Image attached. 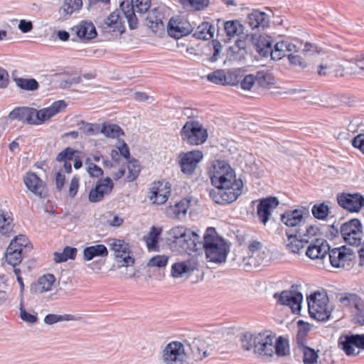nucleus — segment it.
<instances>
[{
    "mask_svg": "<svg viewBox=\"0 0 364 364\" xmlns=\"http://www.w3.org/2000/svg\"><path fill=\"white\" fill-rule=\"evenodd\" d=\"M203 240V246L210 262L220 264L226 261L230 245L216 233L213 228L206 230Z\"/></svg>",
    "mask_w": 364,
    "mask_h": 364,
    "instance_id": "7ed1b4c3",
    "label": "nucleus"
},
{
    "mask_svg": "<svg viewBox=\"0 0 364 364\" xmlns=\"http://www.w3.org/2000/svg\"><path fill=\"white\" fill-rule=\"evenodd\" d=\"M171 183L165 181H155L151 184L147 197L152 204L162 205L171 196Z\"/></svg>",
    "mask_w": 364,
    "mask_h": 364,
    "instance_id": "ddd939ff",
    "label": "nucleus"
},
{
    "mask_svg": "<svg viewBox=\"0 0 364 364\" xmlns=\"http://www.w3.org/2000/svg\"><path fill=\"white\" fill-rule=\"evenodd\" d=\"M206 77L208 81L222 85H235L240 81L235 70L225 72L223 70H217L207 75Z\"/></svg>",
    "mask_w": 364,
    "mask_h": 364,
    "instance_id": "6ab92c4d",
    "label": "nucleus"
},
{
    "mask_svg": "<svg viewBox=\"0 0 364 364\" xmlns=\"http://www.w3.org/2000/svg\"><path fill=\"white\" fill-rule=\"evenodd\" d=\"M192 350L200 359L208 356L205 345L204 342L200 339H196L193 342Z\"/></svg>",
    "mask_w": 364,
    "mask_h": 364,
    "instance_id": "5fc2aeb1",
    "label": "nucleus"
},
{
    "mask_svg": "<svg viewBox=\"0 0 364 364\" xmlns=\"http://www.w3.org/2000/svg\"><path fill=\"white\" fill-rule=\"evenodd\" d=\"M77 153L78 152L77 151L72 148H66L58 154L56 160L58 161H63L64 164L66 162H70L71 164V161L76 157L75 154Z\"/></svg>",
    "mask_w": 364,
    "mask_h": 364,
    "instance_id": "4d7b16f0",
    "label": "nucleus"
},
{
    "mask_svg": "<svg viewBox=\"0 0 364 364\" xmlns=\"http://www.w3.org/2000/svg\"><path fill=\"white\" fill-rule=\"evenodd\" d=\"M67 107L63 100H58L53 102L49 107L38 109V125L50 120L53 117L60 113Z\"/></svg>",
    "mask_w": 364,
    "mask_h": 364,
    "instance_id": "393cba45",
    "label": "nucleus"
},
{
    "mask_svg": "<svg viewBox=\"0 0 364 364\" xmlns=\"http://www.w3.org/2000/svg\"><path fill=\"white\" fill-rule=\"evenodd\" d=\"M77 249L75 247H65L61 252H55L53 259L56 263L64 262L68 259L75 258Z\"/></svg>",
    "mask_w": 364,
    "mask_h": 364,
    "instance_id": "a18cd8bd",
    "label": "nucleus"
},
{
    "mask_svg": "<svg viewBox=\"0 0 364 364\" xmlns=\"http://www.w3.org/2000/svg\"><path fill=\"white\" fill-rule=\"evenodd\" d=\"M215 33L214 27L208 22H203L196 29L193 36L198 39H211Z\"/></svg>",
    "mask_w": 364,
    "mask_h": 364,
    "instance_id": "e433bc0d",
    "label": "nucleus"
},
{
    "mask_svg": "<svg viewBox=\"0 0 364 364\" xmlns=\"http://www.w3.org/2000/svg\"><path fill=\"white\" fill-rule=\"evenodd\" d=\"M339 345L348 355H358L360 349H364V335L341 336L339 338Z\"/></svg>",
    "mask_w": 364,
    "mask_h": 364,
    "instance_id": "f3484780",
    "label": "nucleus"
},
{
    "mask_svg": "<svg viewBox=\"0 0 364 364\" xmlns=\"http://www.w3.org/2000/svg\"><path fill=\"white\" fill-rule=\"evenodd\" d=\"M257 83L262 87L267 88L274 84L275 80L272 75L267 70L258 71L255 75Z\"/></svg>",
    "mask_w": 364,
    "mask_h": 364,
    "instance_id": "49530a36",
    "label": "nucleus"
},
{
    "mask_svg": "<svg viewBox=\"0 0 364 364\" xmlns=\"http://www.w3.org/2000/svg\"><path fill=\"white\" fill-rule=\"evenodd\" d=\"M287 238L284 243L286 249L291 253L299 255L304 247L309 243V239L302 237L301 228H296L294 231H287Z\"/></svg>",
    "mask_w": 364,
    "mask_h": 364,
    "instance_id": "dca6fc26",
    "label": "nucleus"
},
{
    "mask_svg": "<svg viewBox=\"0 0 364 364\" xmlns=\"http://www.w3.org/2000/svg\"><path fill=\"white\" fill-rule=\"evenodd\" d=\"M167 31L171 37L178 39L190 34L193 28L188 21L179 18H172L168 23Z\"/></svg>",
    "mask_w": 364,
    "mask_h": 364,
    "instance_id": "412c9836",
    "label": "nucleus"
},
{
    "mask_svg": "<svg viewBox=\"0 0 364 364\" xmlns=\"http://www.w3.org/2000/svg\"><path fill=\"white\" fill-rule=\"evenodd\" d=\"M190 203L191 200L189 199L183 198L173 207V212L176 218L180 219L186 214L190 207Z\"/></svg>",
    "mask_w": 364,
    "mask_h": 364,
    "instance_id": "3c124183",
    "label": "nucleus"
},
{
    "mask_svg": "<svg viewBox=\"0 0 364 364\" xmlns=\"http://www.w3.org/2000/svg\"><path fill=\"white\" fill-rule=\"evenodd\" d=\"M329 252V245L323 239H316L310 243L306 250V255L311 259H323Z\"/></svg>",
    "mask_w": 364,
    "mask_h": 364,
    "instance_id": "5701e85b",
    "label": "nucleus"
},
{
    "mask_svg": "<svg viewBox=\"0 0 364 364\" xmlns=\"http://www.w3.org/2000/svg\"><path fill=\"white\" fill-rule=\"evenodd\" d=\"M147 25L154 33L163 31V14L156 9H151L146 18Z\"/></svg>",
    "mask_w": 364,
    "mask_h": 364,
    "instance_id": "473e14b6",
    "label": "nucleus"
},
{
    "mask_svg": "<svg viewBox=\"0 0 364 364\" xmlns=\"http://www.w3.org/2000/svg\"><path fill=\"white\" fill-rule=\"evenodd\" d=\"M352 145L364 154V133L357 135L353 139Z\"/></svg>",
    "mask_w": 364,
    "mask_h": 364,
    "instance_id": "774afa93",
    "label": "nucleus"
},
{
    "mask_svg": "<svg viewBox=\"0 0 364 364\" xmlns=\"http://www.w3.org/2000/svg\"><path fill=\"white\" fill-rule=\"evenodd\" d=\"M74 29L77 36L81 39L90 40L97 36L95 26L91 21H82Z\"/></svg>",
    "mask_w": 364,
    "mask_h": 364,
    "instance_id": "7c9ffc66",
    "label": "nucleus"
},
{
    "mask_svg": "<svg viewBox=\"0 0 364 364\" xmlns=\"http://www.w3.org/2000/svg\"><path fill=\"white\" fill-rule=\"evenodd\" d=\"M183 141L192 146L205 143L208 137V130L197 120H188L180 131Z\"/></svg>",
    "mask_w": 364,
    "mask_h": 364,
    "instance_id": "423d86ee",
    "label": "nucleus"
},
{
    "mask_svg": "<svg viewBox=\"0 0 364 364\" xmlns=\"http://www.w3.org/2000/svg\"><path fill=\"white\" fill-rule=\"evenodd\" d=\"M16 85L26 90H36L38 87V82L34 79H25L21 77L15 78Z\"/></svg>",
    "mask_w": 364,
    "mask_h": 364,
    "instance_id": "603ef678",
    "label": "nucleus"
},
{
    "mask_svg": "<svg viewBox=\"0 0 364 364\" xmlns=\"http://www.w3.org/2000/svg\"><path fill=\"white\" fill-rule=\"evenodd\" d=\"M337 202L350 213H358L364 207V196L359 193H341L337 195Z\"/></svg>",
    "mask_w": 364,
    "mask_h": 364,
    "instance_id": "2eb2a0df",
    "label": "nucleus"
},
{
    "mask_svg": "<svg viewBox=\"0 0 364 364\" xmlns=\"http://www.w3.org/2000/svg\"><path fill=\"white\" fill-rule=\"evenodd\" d=\"M298 345L300 352L303 354V363L316 364L318 359V351L304 346V343Z\"/></svg>",
    "mask_w": 364,
    "mask_h": 364,
    "instance_id": "58836bf2",
    "label": "nucleus"
},
{
    "mask_svg": "<svg viewBox=\"0 0 364 364\" xmlns=\"http://www.w3.org/2000/svg\"><path fill=\"white\" fill-rule=\"evenodd\" d=\"M108 250L104 245H95L85 247L83 250V259L90 261L97 257H107Z\"/></svg>",
    "mask_w": 364,
    "mask_h": 364,
    "instance_id": "72a5a7b5",
    "label": "nucleus"
},
{
    "mask_svg": "<svg viewBox=\"0 0 364 364\" xmlns=\"http://www.w3.org/2000/svg\"><path fill=\"white\" fill-rule=\"evenodd\" d=\"M328 254L330 263L335 268L348 267L355 258L353 250L346 246L329 249Z\"/></svg>",
    "mask_w": 364,
    "mask_h": 364,
    "instance_id": "f8f14e48",
    "label": "nucleus"
},
{
    "mask_svg": "<svg viewBox=\"0 0 364 364\" xmlns=\"http://www.w3.org/2000/svg\"><path fill=\"white\" fill-rule=\"evenodd\" d=\"M329 208L324 203L314 205L311 209L313 215L319 220H324L328 215Z\"/></svg>",
    "mask_w": 364,
    "mask_h": 364,
    "instance_id": "864d4df0",
    "label": "nucleus"
},
{
    "mask_svg": "<svg viewBox=\"0 0 364 364\" xmlns=\"http://www.w3.org/2000/svg\"><path fill=\"white\" fill-rule=\"evenodd\" d=\"M100 133L103 134L106 137L112 139H117L124 135V132L119 126L108 123H103L102 124Z\"/></svg>",
    "mask_w": 364,
    "mask_h": 364,
    "instance_id": "a19ab883",
    "label": "nucleus"
},
{
    "mask_svg": "<svg viewBox=\"0 0 364 364\" xmlns=\"http://www.w3.org/2000/svg\"><path fill=\"white\" fill-rule=\"evenodd\" d=\"M336 60L333 58H327L323 60L318 67L317 73L319 75H326L333 72H336Z\"/></svg>",
    "mask_w": 364,
    "mask_h": 364,
    "instance_id": "c03bdc74",
    "label": "nucleus"
},
{
    "mask_svg": "<svg viewBox=\"0 0 364 364\" xmlns=\"http://www.w3.org/2000/svg\"><path fill=\"white\" fill-rule=\"evenodd\" d=\"M288 60L291 65L299 69H304L307 66V62L298 55L291 53L288 55Z\"/></svg>",
    "mask_w": 364,
    "mask_h": 364,
    "instance_id": "e2e57ef3",
    "label": "nucleus"
},
{
    "mask_svg": "<svg viewBox=\"0 0 364 364\" xmlns=\"http://www.w3.org/2000/svg\"><path fill=\"white\" fill-rule=\"evenodd\" d=\"M208 174L211 183L216 188L210 196L216 203H230L240 196L243 183L236 178L234 169L226 161H214L208 169Z\"/></svg>",
    "mask_w": 364,
    "mask_h": 364,
    "instance_id": "f257e3e1",
    "label": "nucleus"
},
{
    "mask_svg": "<svg viewBox=\"0 0 364 364\" xmlns=\"http://www.w3.org/2000/svg\"><path fill=\"white\" fill-rule=\"evenodd\" d=\"M352 319L355 323L364 325V301L352 311Z\"/></svg>",
    "mask_w": 364,
    "mask_h": 364,
    "instance_id": "680f3d73",
    "label": "nucleus"
},
{
    "mask_svg": "<svg viewBox=\"0 0 364 364\" xmlns=\"http://www.w3.org/2000/svg\"><path fill=\"white\" fill-rule=\"evenodd\" d=\"M161 358L165 364H186L188 355L182 343L172 341L163 348Z\"/></svg>",
    "mask_w": 364,
    "mask_h": 364,
    "instance_id": "6e6552de",
    "label": "nucleus"
},
{
    "mask_svg": "<svg viewBox=\"0 0 364 364\" xmlns=\"http://www.w3.org/2000/svg\"><path fill=\"white\" fill-rule=\"evenodd\" d=\"M82 5V0H63L58 12L64 19H68L74 14L78 13Z\"/></svg>",
    "mask_w": 364,
    "mask_h": 364,
    "instance_id": "cd10ccee",
    "label": "nucleus"
},
{
    "mask_svg": "<svg viewBox=\"0 0 364 364\" xmlns=\"http://www.w3.org/2000/svg\"><path fill=\"white\" fill-rule=\"evenodd\" d=\"M72 171V165L70 162H66L63 166L59 169L55 174V185L57 188L60 191L65 182V173H70Z\"/></svg>",
    "mask_w": 364,
    "mask_h": 364,
    "instance_id": "de8ad7c7",
    "label": "nucleus"
},
{
    "mask_svg": "<svg viewBox=\"0 0 364 364\" xmlns=\"http://www.w3.org/2000/svg\"><path fill=\"white\" fill-rule=\"evenodd\" d=\"M274 46L277 47V50L279 49V48H282V50H284V51L287 54H288V53L296 51V46L294 44L289 42V41H282L277 42L274 45Z\"/></svg>",
    "mask_w": 364,
    "mask_h": 364,
    "instance_id": "69168bd1",
    "label": "nucleus"
},
{
    "mask_svg": "<svg viewBox=\"0 0 364 364\" xmlns=\"http://www.w3.org/2000/svg\"><path fill=\"white\" fill-rule=\"evenodd\" d=\"M311 329V326L308 323L301 320L298 321V332L296 336V341L298 344L304 343V337L307 332Z\"/></svg>",
    "mask_w": 364,
    "mask_h": 364,
    "instance_id": "052dcab7",
    "label": "nucleus"
},
{
    "mask_svg": "<svg viewBox=\"0 0 364 364\" xmlns=\"http://www.w3.org/2000/svg\"><path fill=\"white\" fill-rule=\"evenodd\" d=\"M161 231V228L153 226L147 235L144 237V240L149 252L158 250V243Z\"/></svg>",
    "mask_w": 364,
    "mask_h": 364,
    "instance_id": "c9c22d12",
    "label": "nucleus"
},
{
    "mask_svg": "<svg viewBox=\"0 0 364 364\" xmlns=\"http://www.w3.org/2000/svg\"><path fill=\"white\" fill-rule=\"evenodd\" d=\"M55 282L54 275L46 274L41 277L34 287L35 291L37 293H44L52 290Z\"/></svg>",
    "mask_w": 364,
    "mask_h": 364,
    "instance_id": "f704fd0d",
    "label": "nucleus"
},
{
    "mask_svg": "<svg viewBox=\"0 0 364 364\" xmlns=\"http://www.w3.org/2000/svg\"><path fill=\"white\" fill-rule=\"evenodd\" d=\"M109 245L119 267H129L134 264V259L130 255L129 245L124 240L112 239Z\"/></svg>",
    "mask_w": 364,
    "mask_h": 364,
    "instance_id": "9b49d317",
    "label": "nucleus"
},
{
    "mask_svg": "<svg viewBox=\"0 0 364 364\" xmlns=\"http://www.w3.org/2000/svg\"><path fill=\"white\" fill-rule=\"evenodd\" d=\"M279 200L275 197H269L260 200L257 205V213L263 224H266L269 220L273 210L278 206Z\"/></svg>",
    "mask_w": 364,
    "mask_h": 364,
    "instance_id": "b1692460",
    "label": "nucleus"
},
{
    "mask_svg": "<svg viewBox=\"0 0 364 364\" xmlns=\"http://www.w3.org/2000/svg\"><path fill=\"white\" fill-rule=\"evenodd\" d=\"M197 267L198 263L193 259L177 262L171 266V274L175 279L188 277Z\"/></svg>",
    "mask_w": 364,
    "mask_h": 364,
    "instance_id": "4be33fe9",
    "label": "nucleus"
},
{
    "mask_svg": "<svg viewBox=\"0 0 364 364\" xmlns=\"http://www.w3.org/2000/svg\"><path fill=\"white\" fill-rule=\"evenodd\" d=\"M75 316L72 314H63V315H59V314H49L46 315L44 318V322L45 323L48 325H53L58 322L61 321H75Z\"/></svg>",
    "mask_w": 364,
    "mask_h": 364,
    "instance_id": "8fccbe9b",
    "label": "nucleus"
},
{
    "mask_svg": "<svg viewBox=\"0 0 364 364\" xmlns=\"http://www.w3.org/2000/svg\"><path fill=\"white\" fill-rule=\"evenodd\" d=\"M15 242H10L6 252V261L13 267L21 263L22 255L17 249H14Z\"/></svg>",
    "mask_w": 364,
    "mask_h": 364,
    "instance_id": "37998d69",
    "label": "nucleus"
},
{
    "mask_svg": "<svg viewBox=\"0 0 364 364\" xmlns=\"http://www.w3.org/2000/svg\"><path fill=\"white\" fill-rule=\"evenodd\" d=\"M105 28L109 29L110 31L122 32V21L119 15V11H115L110 14L105 21Z\"/></svg>",
    "mask_w": 364,
    "mask_h": 364,
    "instance_id": "4c0bfd02",
    "label": "nucleus"
},
{
    "mask_svg": "<svg viewBox=\"0 0 364 364\" xmlns=\"http://www.w3.org/2000/svg\"><path fill=\"white\" fill-rule=\"evenodd\" d=\"M13 218L8 212L0 210V232L8 235L13 230Z\"/></svg>",
    "mask_w": 364,
    "mask_h": 364,
    "instance_id": "79ce46f5",
    "label": "nucleus"
},
{
    "mask_svg": "<svg viewBox=\"0 0 364 364\" xmlns=\"http://www.w3.org/2000/svg\"><path fill=\"white\" fill-rule=\"evenodd\" d=\"M256 82V77L252 74L247 75L240 82L241 88L244 90H250Z\"/></svg>",
    "mask_w": 364,
    "mask_h": 364,
    "instance_id": "0e129e2a",
    "label": "nucleus"
},
{
    "mask_svg": "<svg viewBox=\"0 0 364 364\" xmlns=\"http://www.w3.org/2000/svg\"><path fill=\"white\" fill-rule=\"evenodd\" d=\"M343 240L350 245L358 246L363 237V225L360 220L352 219L341 227Z\"/></svg>",
    "mask_w": 364,
    "mask_h": 364,
    "instance_id": "1a4fd4ad",
    "label": "nucleus"
},
{
    "mask_svg": "<svg viewBox=\"0 0 364 364\" xmlns=\"http://www.w3.org/2000/svg\"><path fill=\"white\" fill-rule=\"evenodd\" d=\"M309 316L318 321L330 319L333 307L329 304L328 296L324 291H317L306 298Z\"/></svg>",
    "mask_w": 364,
    "mask_h": 364,
    "instance_id": "39448f33",
    "label": "nucleus"
},
{
    "mask_svg": "<svg viewBox=\"0 0 364 364\" xmlns=\"http://www.w3.org/2000/svg\"><path fill=\"white\" fill-rule=\"evenodd\" d=\"M224 29L228 37L233 38L242 34L244 27L238 20H232L224 23Z\"/></svg>",
    "mask_w": 364,
    "mask_h": 364,
    "instance_id": "ea45409f",
    "label": "nucleus"
},
{
    "mask_svg": "<svg viewBox=\"0 0 364 364\" xmlns=\"http://www.w3.org/2000/svg\"><path fill=\"white\" fill-rule=\"evenodd\" d=\"M128 173L127 178L129 181H134L140 172V166L136 161H129L127 166Z\"/></svg>",
    "mask_w": 364,
    "mask_h": 364,
    "instance_id": "13d9d810",
    "label": "nucleus"
},
{
    "mask_svg": "<svg viewBox=\"0 0 364 364\" xmlns=\"http://www.w3.org/2000/svg\"><path fill=\"white\" fill-rule=\"evenodd\" d=\"M114 187L112 179L107 177L100 180L89 193L88 198L91 203H97L102 200L104 197L109 195Z\"/></svg>",
    "mask_w": 364,
    "mask_h": 364,
    "instance_id": "aec40b11",
    "label": "nucleus"
},
{
    "mask_svg": "<svg viewBox=\"0 0 364 364\" xmlns=\"http://www.w3.org/2000/svg\"><path fill=\"white\" fill-rule=\"evenodd\" d=\"M150 6L151 0H131V2L122 1L120 4V9L131 29L136 28L138 24L135 13L144 14L149 10Z\"/></svg>",
    "mask_w": 364,
    "mask_h": 364,
    "instance_id": "0eeeda50",
    "label": "nucleus"
},
{
    "mask_svg": "<svg viewBox=\"0 0 364 364\" xmlns=\"http://www.w3.org/2000/svg\"><path fill=\"white\" fill-rule=\"evenodd\" d=\"M168 240L171 241L175 247L178 246V251L188 255L198 251L202 245L198 233L182 225L170 229L168 232Z\"/></svg>",
    "mask_w": 364,
    "mask_h": 364,
    "instance_id": "20e7f679",
    "label": "nucleus"
},
{
    "mask_svg": "<svg viewBox=\"0 0 364 364\" xmlns=\"http://www.w3.org/2000/svg\"><path fill=\"white\" fill-rule=\"evenodd\" d=\"M20 317L23 321L29 323H34L38 320L36 314H30L22 307L20 308Z\"/></svg>",
    "mask_w": 364,
    "mask_h": 364,
    "instance_id": "338daca9",
    "label": "nucleus"
},
{
    "mask_svg": "<svg viewBox=\"0 0 364 364\" xmlns=\"http://www.w3.org/2000/svg\"><path fill=\"white\" fill-rule=\"evenodd\" d=\"M12 120H18L28 124L38 125V109L23 107L14 109L9 115Z\"/></svg>",
    "mask_w": 364,
    "mask_h": 364,
    "instance_id": "a211bd4d",
    "label": "nucleus"
},
{
    "mask_svg": "<svg viewBox=\"0 0 364 364\" xmlns=\"http://www.w3.org/2000/svg\"><path fill=\"white\" fill-rule=\"evenodd\" d=\"M183 8L188 11H200L208 6V0H180Z\"/></svg>",
    "mask_w": 364,
    "mask_h": 364,
    "instance_id": "09e8293b",
    "label": "nucleus"
},
{
    "mask_svg": "<svg viewBox=\"0 0 364 364\" xmlns=\"http://www.w3.org/2000/svg\"><path fill=\"white\" fill-rule=\"evenodd\" d=\"M269 16L259 10L252 11L247 16L248 24L252 29L266 28L269 23Z\"/></svg>",
    "mask_w": 364,
    "mask_h": 364,
    "instance_id": "c756f323",
    "label": "nucleus"
},
{
    "mask_svg": "<svg viewBox=\"0 0 364 364\" xmlns=\"http://www.w3.org/2000/svg\"><path fill=\"white\" fill-rule=\"evenodd\" d=\"M169 257L166 255H156L151 257L147 262V266L150 267H165L168 261Z\"/></svg>",
    "mask_w": 364,
    "mask_h": 364,
    "instance_id": "6e6d98bb",
    "label": "nucleus"
},
{
    "mask_svg": "<svg viewBox=\"0 0 364 364\" xmlns=\"http://www.w3.org/2000/svg\"><path fill=\"white\" fill-rule=\"evenodd\" d=\"M338 302L343 308L349 309L351 312L363 301L356 294L345 292L337 296Z\"/></svg>",
    "mask_w": 364,
    "mask_h": 364,
    "instance_id": "c85d7f7f",
    "label": "nucleus"
},
{
    "mask_svg": "<svg viewBox=\"0 0 364 364\" xmlns=\"http://www.w3.org/2000/svg\"><path fill=\"white\" fill-rule=\"evenodd\" d=\"M277 304L289 307L294 314H299L301 310L303 294L295 290H284L274 294Z\"/></svg>",
    "mask_w": 364,
    "mask_h": 364,
    "instance_id": "9d476101",
    "label": "nucleus"
},
{
    "mask_svg": "<svg viewBox=\"0 0 364 364\" xmlns=\"http://www.w3.org/2000/svg\"><path fill=\"white\" fill-rule=\"evenodd\" d=\"M11 242H15L14 249L18 250L21 255L24 249L30 248L28 238L23 235L16 236Z\"/></svg>",
    "mask_w": 364,
    "mask_h": 364,
    "instance_id": "bf43d9fd",
    "label": "nucleus"
},
{
    "mask_svg": "<svg viewBox=\"0 0 364 364\" xmlns=\"http://www.w3.org/2000/svg\"><path fill=\"white\" fill-rule=\"evenodd\" d=\"M304 219V211L300 209L289 210L281 216L282 222L288 227H299Z\"/></svg>",
    "mask_w": 364,
    "mask_h": 364,
    "instance_id": "2f4dec72",
    "label": "nucleus"
},
{
    "mask_svg": "<svg viewBox=\"0 0 364 364\" xmlns=\"http://www.w3.org/2000/svg\"><path fill=\"white\" fill-rule=\"evenodd\" d=\"M241 346L244 350H253L259 358L267 360L274 354L279 357L289 353L287 340L282 336L276 338L270 331H263L252 334L245 333L241 338Z\"/></svg>",
    "mask_w": 364,
    "mask_h": 364,
    "instance_id": "f03ea898",
    "label": "nucleus"
},
{
    "mask_svg": "<svg viewBox=\"0 0 364 364\" xmlns=\"http://www.w3.org/2000/svg\"><path fill=\"white\" fill-rule=\"evenodd\" d=\"M251 41L261 55L267 56L270 54L272 47L269 36L255 34L252 36Z\"/></svg>",
    "mask_w": 364,
    "mask_h": 364,
    "instance_id": "bb28decb",
    "label": "nucleus"
},
{
    "mask_svg": "<svg viewBox=\"0 0 364 364\" xmlns=\"http://www.w3.org/2000/svg\"><path fill=\"white\" fill-rule=\"evenodd\" d=\"M203 158V154L200 150H193L180 154L178 164L181 171L186 175L193 174Z\"/></svg>",
    "mask_w": 364,
    "mask_h": 364,
    "instance_id": "4468645a",
    "label": "nucleus"
},
{
    "mask_svg": "<svg viewBox=\"0 0 364 364\" xmlns=\"http://www.w3.org/2000/svg\"><path fill=\"white\" fill-rule=\"evenodd\" d=\"M26 188L36 196L43 198L46 195L44 182L34 173L28 172L23 178Z\"/></svg>",
    "mask_w": 364,
    "mask_h": 364,
    "instance_id": "a878e982",
    "label": "nucleus"
}]
</instances>
